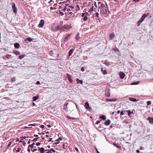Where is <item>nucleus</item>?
<instances>
[{
	"mask_svg": "<svg viewBox=\"0 0 153 153\" xmlns=\"http://www.w3.org/2000/svg\"><path fill=\"white\" fill-rule=\"evenodd\" d=\"M99 8H100L101 10H102V13L105 14H108L109 13V11L108 9V5L106 3L105 4L101 3L99 2L98 3Z\"/></svg>",
	"mask_w": 153,
	"mask_h": 153,
	"instance_id": "f257e3e1",
	"label": "nucleus"
},
{
	"mask_svg": "<svg viewBox=\"0 0 153 153\" xmlns=\"http://www.w3.org/2000/svg\"><path fill=\"white\" fill-rule=\"evenodd\" d=\"M67 11L70 14H71L73 12L76 13L74 7L72 6H69L67 7Z\"/></svg>",
	"mask_w": 153,
	"mask_h": 153,
	"instance_id": "f03ea898",
	"label": "nucleus"
},
{
	"mask_svg": "<svg viewBox=\"0 0 153 153\" xmlns=\"http://www.w3.org/2000/svg\"><path fill=\"white\" fill-rule=\"evenodd\" d=\"M89 16V14L87 12L82 13V16L83 17V20L84 21H87L88 19V16Z\"/></svg>",
	"mask_w": 153,
	"mask_h": 153,
	"instance_id": "7ed1b4c3",
	"label": "nucleus"
},
{
	"mask_svg": "<svg viewBox=\"0 0 153 153\" xmlns=\"http://www.w3.org/2000/svg\"><path fill=\"white\" fill-rule=\"evenodd\" d=\"M80 5H82V4L81 3H79V4H77L75 7V8H75L76 12L77 11L79 10L80 9V7L81 8V9H83V7L82 6H80Z\"/></svg>",
	"mask_w": 153,
	"mask_h": 153,
	"instance_id": "20e7f679",
	"label": "nucleus"
},
{
	"mask_svg": "<svg viewBox=\"0 0 153 153\" xmlns=\"http://www.w3.org/2000/svg\"><path fill=\"white\" fill-rule=\"evenodd\" d=\"M72 28V27L71 25H65L62 27V30H68L71 29Z\"/></svg>",
	"mask_w": 153,
	"mask_h": 153,
	"instance_id": "39448f33",
	"label": "nucleus"
},
{
	"mask_svg": "<svg viewBox=\"0 0 153 153\" xmlns=\"http://www.w3.org/2000/svg\"><path fill=\"white\" fill-rule=\"evenodd\" d=\"M12 8L13 10V12L15 14L16 13H17V10L15 3H13Z\"/></svg>",
	"mask_w": 153,
	"mask_h": 153,
	"instance_id": "423d86ee",
	"label": "nucleus"
},
{
	"mask_svg": "<svg viewBox=\"0 0 153 153\" xmlns=\"http://www.w3.org/2000/svg\"><path fill=\"white\" fill-rule=\"evenodd\" d=\"M85 107L87 109L90 111L91 110V108L89 106V104L88 102H86L85 103Z\"/></svg>",
	"mask_w": 153,
	"mask_h": 153,
	"instance_id": "0eeeda50",
	"label": "nucleus"
},
{
	"mask_svg": "<svg viewBox=\"0 0 153 153\" xmlns=\"http://www.w3.org/2000/svg\"><path fill=\"white\" fill-rule=\"evenodd\" d=\"M149 15V13H148L146 14H144L140 18V21H142V22L144 21L145 18L148 16Z\"/></svg>",
	"mask_w": 153,
	"mask_h": 153,
	"instance_id": "6e6552de",
	"label": "nucleus"
},
{
	"mask_svg": "<svg viewBox=\"0 0 153 153\" xmlns=\"http://www.w3.org/2000/svg\"><path fill=\"white\" fill-rule=\"evenodd\" d=\"M44 20H41L39 22V24L38 25V27H43L44 25Z\"/></svg>",
	"mask_w": 153,
	"mask_h": 153,
	"instance_id": "1a4fd4ad",
	"label": "nucleus"
},
{
	"mask_svg": "<svg viewBox=\"0 0 153 153\" xmlns=\"http://www.w3.org/2000/svg\"><path fill=\"white\" fill-rule=\"evenodd\" d=\"M66 77L70 83H71L73 82L71 76L69 74H66Z\"/></svg>",
	"mask_w": 153,
	"mask_h": 153,
	"instance_id": "9d476101",
	"label": "nucleus"
},
{
	"mask_svg": "<svg viewBox=\"0 0 153 153\" xmlns=\"http://www.w3.org/2000/svg\"><path fill=\"white\" fill-rule=\"evenodd\" d=\"M38 151H39L41 153H44V152H46L47 151L46 150H45L44 148L43 147L39 148V147H38Z\"/></svg>",
	"mask_w": 153,
	"mask_h": 153,
	"instance_id": "9b49d317",
	"label": "nucleus"
},
{
	"mask_svg": "<svg viewBox=\"0 0 153 153\" xmlns=\"http://www.w3.org/2000/svg\"><path fill=\"white\" fill-rule=\"evenodd\" d=\"M120 77L121 79H123L125 76V74L122 72H120L119 73Z\"/></svg>",
	"mask_w": 153,
	"mask_h": 153,
	"instance_id": "f8f14e48",
	"label": "nucleus"
},
{
	"mask_svg": "<svg viewBox=\"0 0 153 153\" xmlns=\"http://www.w3.org/2000/svg\"><path fill=\"white\" fill-rule=\"evenodd\" d=\"M71 35L70 34H69L67 35V36L65 37L64 39V41L65 42H67L69 39Z\"/></svg>",
	"mask_w": 153,
	"mask_h": 153,
	"instance_id": "ddd939ff",
	"label": "nucleus"
},
{
	"mask_svg": "<svg viewBox=\"0 0 153 153\" xmlns=\"http://www.w3.org/2000/svg\"><path fill=\"white\" fill-rule=\"evenodd\" d=\"M147 120L149 121L150 123H153V118L152 117H148L147 118Z\"/></svg>",
	"mask_w": 153,
	"mask_h": 153,
	"instance_id": "4468645a",
	"label": "nucleus"
},
{
	"mask_svg": "<svg viewBox=\"0 0 153 153\" xmlns=\"http://www.w3.org/2000/svg\"><path fill=\"white\" fill-rule=\"evenodd\" d=\"M97 8H94L93 6H92L91 7V8L89 10V12L90 13H91L93 11H96Z\"/></svg>",
	"mask_w": 153,
	"mask_h": 153,
	"instance_id": "2eb2a0df",
	"label": "nucleus"
},
{
	"mask_svg": "<svg viewBox=\"0 0 153 153\" xmlns=\"http://www.w3.org/2000/svg\"><path fill=\"white\" fill-rule=\"evenodd\" d=\"M115 37V35L114 33H111L109 35V39H112L114 38Z\"/></svg>",
	"mask_w": 153,
	"mask_h": 153,
	"instance_id": "dca6fc26",
	"label": "nucleus"
},
{
	"mask_svg": "<svg viewBox=\"0 0 153 153\" xmlns=\"http://www.w3.org/2000/svg\"><path fill=\"white\" fill-rule=\"evenodd\" d=\"M111 123V121L110 120L108 119L107 120L105 121L104 124L106 126L109 125Z\"/></svg>",
	"mask_w": 153,
	"mask_h": 153,
	"instance_id": "f3484780",
	"label": "nucleus"
},
{
	"mask_svg": "<svg viewBox=\"0 0 153 153\" xmlns=\"http://www.w3.org/2000/svg\"><path fill=\"white\" fill-rule=\"evenodd\" d=\"M74 49H71L69 52V54H68V56L69 57L68 59L69 58L70 56L72 55V54L74 52Z\"/></svg>",
	"mask_w": 153,
	"mask_h": 153,
	"instance_id": "a211bd4d",
	"label": "nucleus"
},
{
	"mask_svg": "<svg viewBox=\"0 0 153 153\" xmlns=\"http://www.w3.org/2000/svg\"><path fill=\"white\" fill-rule=\"evenodd\" d=\"M76 80L77 82V83L78 84L80 83V84H82L83 83V81L82 80H80L78 78H77L76 79Z\"/></svg>",
	"mask_w": 153,
	"mask_h": 153,
	"instance_id": "6ab92c4d",
	"label": "nucleus"
},
{
	"mask_svg": "<svg viewBox=\"0 0 153 153\" xmlns=\"http://www.w3.org/2000/svg\"><path fill=\"white\" fill-rule=\"evenodd\" d=\"M15 47L16 48H18L20 47V45L19 44L17 43H15L14 45Z\"/></svg>",
	"mask_w": 153,
	"mask_h": 153,
	"instance_id": "aec40b11",
	"label": "nucleus"
},
{
	"mask_svg": "<svg viewBox=\"0 0 153 153\" xmlns=\"http://www.w3.org/2000/svg\"><path fill=\"white\" fill-rule=\"evenodd\" d=\"M126 112L128 113V116H129L131 114H132L133 113V112H131L130 111H129V110L124 111V112L125 113Z\"/></svg>",
	"mask_w": 153,
	"mask_h": 153,
	"instance_id": "412c9836",
	"label": "nucleus"
},
{
	"mask_svg": "<svg viewBox=\"0 0 153 153\" xmlns=\"http://www.w3.org/2000/svg\"><path fill=\"white\" fill-rule=\"evenodd\" d=\"M13 53L16 55H18L20 54V52L19 51H13Z\"/></svg>",
	"mask_w": 153,
	"mask_h": 153,
	"instance_id": "4be33fe9",
	"label": "nucleus"
},
{
	"mask_svg": "<svg viewBox=\"0 0 153 153\" xmlns=\"http://www.w3.org/2000/svg\"><path fill=\"white\" fill-rule=\"evenodd\" d=\"M38 98V97H37L36 96L33 97L32 98V99H33L32 101L33 102L36 101Z\"/></svg>",
	"mask_w": 153,
	"mask_h": 153,
	"instance_id": "5701e85b",
	"label": "nucleus"
},
{
	"mask_svg": "<svg viewBox=\"0 0 153 153\" xmlns=\"http://www.w3.org/2000/svg\"><path fill=\"white\" fill-rule=\"evenodd\" d=\"M140 81H138L137 82H134L131 83V85H137L139 83Z\"/></svg>",
	"mask_w": 153,
	"mask_h": 153,
	"instance_id": "b1692460",
	"label": "nucleus"
},
{
	"mask_svg": "<svg viewBox=\"0 0 153 153\" xmlns=\"http://www.w3.org/2000/svg\"><path fill=\"white\" fill-rule=\"evenodd\" d=\"M16 81V78L15 77H13L11 78V82H15Z\"/></svg>",
	"mask_w": 153,
	"mask_h": 153,
	"instance_id": "393cba45",
	"label": "nucleus"
},
{
	"mask_svg": "<svg viewBox=\"0 0 153 153\" xmlns=\"http://www.w3.org/2000/svg\"><path fill=\"white\" fill-rule=\"evenodd\" d=\"M129 99L131 101H133V102H136L137 101V100L136 99L134 98H129Z\"/></svg>",
	"mask_w": 153,
	"mask_h": 153,
	"instance_id": "a878e982",
	"label": "nucleus"
},
{
	"mask_svg": "<svg viewBox=\"0 0 153 153\" xmlns=\"http://www.w3.org/2000/svg\"><path fill=\"white\" fill-rule=\"evenodd\" d=\"M35 145V143H32L31 145H29L28 146L29 147H30V148H33L34 147V145Z\"/></svg>",
	"mask_w": 153,
	"mask_h": 153,
	"instance_id": "bb28decb",
	"label": "nucleus"
},
{
	"mask_svg": "<svg viewBox=\"0 0 153 153\" xmlns=\"http://www.w3.org/2000/svg\"><path fill=\"white\" fill-rule=\"evenodd\" d=\"M100 118L103 120H105L106 117L105 115H102L100 117Z\"/></svg>",
	"mask_w": 153,
	"mask_h": 153,
	"instance_id": "cd10ccee",
	"label": "nucleus"
},
{
	"mask_svg": "<svg viewBox=\"0 0 153 153\" xmlns=\"http://www.w3.org/2000/svg\"><path fill=\"white\" fill-rule=\"evenodd\" d=\"M61 29H62V27H60L59 26H57L56 27V30H55L56 31L58 30H60Z\"/></svg>",
	"mask_w": 153,
	"mask_h": 153,
	"instance_id": "c85d7f7f",
	"label": "nucleus"
},
{
	"mask_svg": "<svg viewBox=\"0 0 153 153\" xmlns=\"http://www.w3.org/2000/svg\"><path fill=\"white\" fill-rule=\"evenodd\" d=\"M106 100L108 101V102H109V101H111H111H115V100H114L113 99H106Z\"/></svg>",
	"mask_w": 153,
	"mask_h": 153,
	"instance_id": "c756f323",
	"label": "nucleus"
},
{
	"mask_svg": "<svg viewBox=\"0 0 153 153\" xmlns=\"http://www.w3.org/2000/svg\"><path fill=\"white\" fill-rule=\"evenodd\" d=\"M79 34V33H77V34L76 35V39L77 40H79V37L78 36Z\"/></svg>",
	"mask_w": 153,
	"mask_h": 153,
	"instance_id": "7c9ffc66",
	"label": "nucleus"
},
{
	"mask_svg": "<svg viewBox=\"0 0 153 153\" xmlns=\"http://www.w3.org/2000/svg\"><path fill=\"white\" fill-rule=\"evenodd\" d=\"M55 144H58L60 142H59V139H57L56 140H55Z\"/></svg>",
	"mask_w": 153,
	"mask_h": 153,
	"instance_id": "2f4dec72",
	"label": "nucleus"
},
{
	"mask_svg": "<svg viewBox=\"0 0 153 153\" xmlns=\"http://www.w3.org/2000/svg\"><path fill=\"white\" fill-rule=\"evenodd\" d=\"M113 144L114 146L116 147L117 148H120V146H118V145L117 144V143H113Z\"/></svg>",
	"mask_w": 153,
	"mask_h": 153,
	"instance_id": "473e14b6",
	"label": "nucleus"
},
{
	"mask_svg": "<svg viewBox=\"0 0 153 153\" xmlns=\"http://www.w3.org/2000/svg\"><path fill=\"white\" fill-rule=\"evenodd\" d=\"M24 57V55H20V56H19V58L20 59H21L22 58H23Z\"/></svg>",
	"mask_w": 153,
	"mask_h": 153,
	"instance_id": "72a5a7b5",
	"label": "nucleus"
},
{
	"mask_svg": "<svg viewBox=\"0 0 153 153\" xmlns=\"http://www.w3.org/2000/svg\"><path fill=\"white\" fill-rule=\"evenodd\" d=\"M11 56V55L9 54L6 55V57L8 59H9Z\"/></svg>",
	"mask_w": 153,
	"mask_h": 153,
	"instance_id": "f704fd0d",
	"label": "nucleus"
},
{
	"mask_svg": "<svg viewBox=\"0 0 153 153\" xmlns=\"http://www.w3.org/2000/svg\"><path fill=\"white\" fill-rule=\"evenodd\" d=\"M102 121V120H97L95 123V124L97 125V124H99V123H100V121Z\"/></svg>",
	"mask_w": 153,
	"mask_h": 153,
	"instance_id": "c9c22d12",
	"label": "nucleus"
},
{
	"mask_svg": "<svg viewBox=\"0 0 153 153\" xmlns=\"http://www.w3.org/2000/svg\"><path fill=\"white\" fill-rule=\"evenodd\" d=\"M27 40L31 42L32 41L33 39L30 38H28L27 39Z\"/></svg>",
	"mask_w": 153,
	"mask_h": 153,
	"instance_id": "e433bc0d",
	"label": "nucleus"
},
{
	"mask_svg": "<svg viewBox=\"0 0 153 153\" xmlns=\"http://www.w3.org/2000/svg\"><path fill=\"white\" fill-rule=\"evenodd\" d=\"M142 21H140V20L137 23V26H139L141 22H142Z\"/></svg>",
	"mask_w": 153,
	"mask_h": 153,
	"instance_id": "4c0bfd02",
	"label": "nucleus"
},
{
	"mask_svg": "<svg viewBox=\"0 0 153 153\" xmlns=\"http://www.w3.org/2000/svg\"><path fill=\"white\" fill-rule=\"evenodd\" d=\"M12 141H11L9 143V144L7 145V147L9 148L10 146L11 145L12 143Z\"/></svg>",
	"mask_w": 153,
	"mask_h": 153,
	"instance_id": "58836bf2",
	"label": "nucleus"
},
{
	"mask_svg": "<svg viewBox=\"0 0 153 153\" xmlns=\"http://www.w3.org/2000/svg\"><path fill=\"white\" fill-rule=\"evenodd\" d=\"M48 3L51 4H52L54 3V1H53V0H51L50 1L48 2Z\"/></svg>",
	"mask_w": 153,
	"mask_h": 153,
	"instance_id": "ea45409f",
	"label": "nucleus"
},
{
	"mask_svg": "<svg viewBox=\"0 0 153 153\" xmlns=\"http://www.w3.org/2000/svg\"><path fill=\"white\" fill-rule=\"evenodd\" d=\"M50 150H51V152L52 151L53 152V153H55L56 152V151L54 149H51Z\"/></svg>",
	"mask_w": 153,
	"mask_h": 153,
	"instance_id": "a19ab883",
	"label": "nucleus"
},
{
	"mask_svg": "<svg viewBox=\"0 0 153 153\" xmlns=\"http://www.w3.org/2000/svg\"><path fill=\"white\" fill-rule=\"evenodd\" d=\"M102 73L103 74H107V71L106 70H104L102 72Z\"/></svg>",
	"mask_w": 153,
	"mask_h": 153,
	"instance_id": "79ce46f5",
	"label": "nucleus"
},
{
	"mask_svg": "<svg viewBox=\"0 0 153 153\" xmlns=\"http://www.w3.org/2000/svg\"><path fill=\"white\" fill-rule=\"evenodd\" d=\"M146 103L148 105H149L151 104V102L150 101H148Z\"/></svg>",
	"mask_w": 153,
	"mask_h": 153,
	"instance_id": "37998d69",
	"label": "nucleus"
},
{
	"mask_svg": "<svg viewBox=\"0 0 153 153\" xmlns=\"http://www.w3.org/2000/svg\"><path fill=\"white\" fill-rule=\"evenodd\" d=\"M21 149H20V148H18L16 150V152H19L20 151V150Z\"/></svg>",
	"mask_w": 153,
	"mask_h": 153,
	"instance_id": "c03bdc74",
	"label": "nucleus"
},
{
	"mask_svg": "<svg viewBox=\"0 0 153 153\" xmlns=\"http://www.w3.org/2000/svg\"><path fill=\"white\" fill-rule=\"evenodd\" d=\"M95 15H96V16L97 18H98L99 17V14L98 13H96Z\"/></svg>",
	"mask_w": 153,
	"mask_h": 153,
	"instance_id": "a18cd8bd",
	"label": "nucleus"
},
{
	"mask_svg": "<svg viewBox=\"0 0 153 153\" xmlns=\"http://www.w3.org/2000/svg\"><path fill=\"white\" fill-rule=\"evenodd\" d=\"M39 138V137H38L36 138H35L33 139V141H37V139H38Z\"/></svg>",
	"mask_w": 153,
	"mask_h": 153,
	"instance_id": "49530a36",
	"label": "nucleus"
},
{
	"mask_svg": "<svg viewBox=\"0 0 153 153\" xmlns=\"http://www.w3.org/2000/svg\"><path fill=\"white\" fill-rule=\"evenodd\" d=\"M36 126L35 124H30L28 125V126Z\"/></svg>",
	"mask_w": 153,
	"mask_h": 153,
	"instance_id": "de8ad7c7",
	"label": "nucleus"
},
{
	"mask_svg": "<svg viewBox=\"0 0 153 153\" xmlns=\"http://www.w3.org/2000/svg\"><path fill=\"white\" fill-rule=\"evenodd\" d=\"M48 151L47 152H46V153H52V152H51V150H47V151Z\"/></svg>",
	"mask_w": 153,
	"mask_h": 153,
	"instance_id": "09e8293b",
	"label": "nucleus"
},
{
	"mask_svg": "<svg viewBox=\"0 0 153 153\" xmlns=\"http://www.w3.org/2000/svg\"><path fill=\"white\" fill-rule=\"evenodd\" d=\"M60 14L61 15H64V13L61 12V11H59Z\"/></svg>",
	"mask_w": 153,
	"mask_h": 153,
	"instance_id": "8fccbe9b",
	"label": "nucleus"
},
{
	"mask_svg": "<svg viewBox=\"0 0 153 153\" xmlns=\"http://www.w3.org/2000/svg\"><path fill=\"white\" fill-rule=\"evenodd\" d=\"M41 144V143L38 142L36 143V145L37 146H39Z\"/></svg>",
	"mask_w": 153,
	"mask_h": 153,
	"instance_id": "3c124183",
	"label": "nucleus"
},
{
	"mask_svg": "<svg viewBox=\"0 0 153 153\" xmlns=\"http://www.w3.org/2000/svg\"><path fill=\"white\" fill-rule=\"evenodd\" d=\"M66 9H67V8L64 7L62 10L65 12L66 11Z\"/></svg>",
	"mask_w": 153,
	"mask_h": 153,
	"instance_id": "603ef678",
	"label": "nucleus"
},
{
	"mask_svg": "<svg viewBox=\"0 0 153 153\" xmlns=\"http://www.w3.org/2000/svg\"><path fill=\"white\" fill-rule=\"evenodd\" d=\"M66 117L69 119H71V117L69 116H67Z\"/></svg>",
	"mask_w": 153,
	"mask_h": 153,
	"instance_id": "864d4df0",
	"label": "nucleus"
},
{
	"mask_svg": "<svg viewBox=\"0 0 153 153\" xmlns=\"http://www.w3.org/2000/svg\"><path fill=\"white\" fill-rule=\"evenodd\" d=\"M81 70L82 71H84L85 70L83 67H82L81 68Z\"/></svg>",
	"mask_w": 153,
	"mask_h": 153,
	"instance_id": "5fc2aeb1",
	"label": "nucleus"
},
{
	"mask_svg": "<svg viewBox=\"0 0 153 153\" xmlns=\"http://www.w3.org/2000/svg\"><path fill=\"white\" fill-rule=\"evenodd\" d=\"M120 115H123L124 114L123 112V111H121L120 112Z\"/></svg>",
	"mask_w": 153,
	"mask_h": 153,
	"instance_id": "6e6d98bb",
	"label": "nucleus"
},
{
	"mask_svg": "<svg viewBox=\"0 0 153 153\" xmlns=\"http://www.w3.org/2000/svg\"><path fill=\"white\" fill-rule=\"evenodd\" d=\"M36 84L37 85H39L40 84V82L39 81H38L36 82Z\"/></svg>",
	"mask_w": 153,
	"mask_h": 153,
	"instance_id": "4d7b16f0",
	"label": "nucleus"
},
{
	"mask_svg": "<svg viewBox=\"0 0 153 153\" xmlns=\"http://www.w3.org/2000/svg\"><path fill=\"white\" fill-rule=\"evenodd\" d=\"M132 1L135 2H139L140 1V0H132Z\"/></svg>",
	"mask_w": 153,
	"mask_h": 153,
	"instance_id": "13d9d810",
	"label": "nucleus"
},
{
	"mask_svg": "<svg viewBox=\"0 0 153 153\" xmlns=\"http://www.w3.org/2000/svg\"><path fill=\"white\" fill-rule=\"evenodd\" d=\"M44 126L43 125H41L40 126V127H41V128H44Z\"/></svg>",
	"mask_w": 153,
	"mask_h": 153,
	"instance_id": "bf43d9fd",
	"label": "nucleus"
},
{
	"mask_svg": "<svg viewBox=\"0 0 153 153\" xmlns=\"http://www.w3.org/2000/svg\"><path fill=\"white\" fill-rule=\"evenodd\" d=\"M50 54L51 55H52V54H53V51H50Z\"/></svg>",
	"mask_w": 153,
	"mask_h": 153,
	"instance_id": "052dcab7",
	"label": "nucleus"
},
{
	"mask_svg": "<svg viewBox=\"0 0 153 153\" xmlns=\"http://www.w3.org/2000/svg\"><path fill=\"white\" fill-rule=\"evenodd\" d=\"M30 147H29L28 146V149H27V151L29 152H30Z\"/></svg>",
	"mask_w": 153,
	"mask_h": 153,
	"instance_id": "680f3d73",
	"label": "nucleus"
},
{
	"mask_svg": "<svg viewBox=\"0 0 153 153\" xmlns=\"http://www.w3.org/2000/svg\"><path fill=\"white\" fill-rule=\"evenodd\" d=\"M75 149L77 152H79V150L77 148H76V147L75 148Z\"/></svg>",
	"mask_w": 153,
	"mask_h": 153,
	"instance_id": "e2e57ef3",
	"label": "nucleus"
},
{
	"mask_svg": "<svg viewBox=\"0 0 153 153\" xmlns=\"http://www.w3.org/2000/svg\"><path fill=\"white\" fill-rule=\"evenodd\" d=\"M94 5L96 7V8H97V6L96 2H95Z\"/></svg>",
	"mask_w": 153,
	"mask_h": 153,
	"instance_id": "0e129e2a",
	"label": "nucleus"
},
{
	"mask_svg": "<svg viewBox=\"0 0 153 153\" xmlns=\"http://www.w3.org/2000/svg\"><path fill=\"white\" fill-rule=\"evenodd\" d=\"M96 150L97 153H100L97 150V148H96Z\"/></svg>",
	"mask_w": 153,
	"mask_h": 153,
	"instance_id": "69168bd1",
	"label": "nucleus"
},
{
	"mask_svg": "<svg viewBox=\"0 0 153 153\" xmlns=\"http://www.w3.org/2000/svg\"><path fill=\"white\" fill-rule=\"evenodd\" d=\"M47 127L48 128H50L51 127V126L50 125H47Z\"/></svg>",
	"mask_w": 153,
	"mask_h": 153,
	"instance_id": "338daca9",
	"label": "nucleus"
},
{
	"mask_svg": "<svg viewBox=\"0 0 153 153\" xmlns=\"http://www.w3.org/2000/svg\"><path fill=\"white\" fill-rule=\"evenodd\" d=\"M120 112V111L119 110H118V111L117 112V114H119Z\"/></svg>",
	"mask_w": 153,
	"mask_h": 153,
	"instance_id": "774afa93",
	"label": "nucleus"
}]
</instances>
